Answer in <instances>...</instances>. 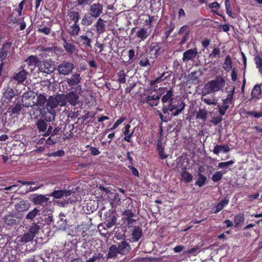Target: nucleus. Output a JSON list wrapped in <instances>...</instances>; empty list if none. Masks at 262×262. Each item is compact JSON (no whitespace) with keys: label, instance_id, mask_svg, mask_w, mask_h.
<instances>
[{"label":"nucleus","instance_id":"0eeeda50","mask_svg":"<svg viewBox=\"0 0 262 262\" xmlns=\"http://www.w3.org/2000/svg\"><path fill=\"white\" fill-rule=\"evenodd\" d=\"M35 94L33 91H28L23 94L21 98V104L23 106L29 107L35 105Z\"/></svg>","mask_w":262,"mask_h":262},{"label":"nucleus","instance_id":"6e6552de","mask_svg":"<svg viewBox=\"0 0 262 262\" xmlns=\"http://www.w3.org/2000/svg\"><path fill=\"white\" fill-rule=\"evenodd\" d=\"M74 69L73 63L68 61H63L57 67V70L60 75H68L72 73Z\"/></svg>","mask_w":262,"mask_h":262},{"label":"nucleus","instance_id":"0e129e2a","mask_svg":"<svg viewBox=\"0 0 262 262\" xmlns=\"http://www.w3.org/2000/svg\"><path fill=\"white\" fill-rule=\"evenodd\" d=\"M92 0H76V3L77 6L84 7L90 5Z\"/></svg>","mask_w":262,"mask_h":262},{"label":"nucleus","instance_id":"aec40b11","mask_svg":"<svg viewBox=\"0 0 262 262\" xmlns=\"http://www.w3.org/2000/svg\"><path fill=\"white\" fill-rule=\"evenodd\" d=\"M36 102L35 101V105L38 107V108H45L47 107V103L48 102V99L47 98L46 96L43 94H39L37 95Z\"/></svg>","mask_w":262,"mask_h":262},{"label":"nucleus","instance_id":"f3484780","mask_svg":"<svg viewBox=\"0 0 262 262\" xmlns=\"http://www.w3.org/2000/svg\"><path fill=\"white\" fill-rule=\"evenodd\" d=\"M39 62L36 56L30 55L22 63H26L27 70L29 69V67H31V71H32L36 66H37Z\"/></svg>","mask_w":262,"mask_h":262},{"label":"nucleus","instance_id":"a18cd8bd","mask_svg":"<svg viewBox=\"0 0 262 262\" xmlns=\"http://www.w3.org/2000/svg\"><path fill=\"white\" fill-rule=\"evenodd\" d=\"M78 40L80 41L83 45L89 47H91V42H92V39L89 38L86 35H80L78 37Z\"/></svg>","mask_w":262,"mask_h":262},{"label":"nucleus","instance_id":"a19ab883","mask_svg":"<svg viewBox=\"0 0 262 262\" xmlns=\"http://www.w3.org/2000/svg\"><path fill=\"white\" fill-rule=\"evenodd\" d=\"M117 221V217L115 215H109L106 218L105 225L107 228H110L115 225Z\"/></svg>","mask_w":262,"mask_h":262},{"label":"nucleus","instance_id":"4be33fe9","mask_svg":"<svg viewBox=\"0 0 262 262\" xmlns=\"http://www.w3.org/2000/svg\"><path fill=\"white\" fill-rule=\"evenodd\" d=\"M30 207V204L26 200H21L15 205V208L17 212H24L27 211Z\"/></svg>","mask_w":262,"mask_h":262},{"label":"nucleus","instance_id":"4c0bfd02","mask_svg":"<svg viewBox=\"0 0 262 262\" xmlns=\"http://www.w3.org/2000/svg\"><path fill=\"white\" fill-rule=\"evenodd\" d=\"M186 167H183L182 168L181 177L182 178V180H183L185 183H189L192 181V177L189 172L186 171Z\"/></svg>","mask_w":262,"mask_h":262},{"label":"nucleus","instance_id":"f257e3e1","mask_svg":"<svg viewBox=\"0 0 262 262\" xmlns=\"http://www.w3.org/2000/svg\"><path fill=\"white\" fill-rule=\"evenodd\" d=\"M58 105L59 106V104L54 96H49L47 107L41 108L39 110L41 119L45 120L47 122L53 121L56 116L55 108Z\"/></svg>","mask_w":262,"mask_h":262},{"label":"nucleus","instance_id":"c03bdc74","mask_svg":"<svg viewBox=\"0 0 262 262\" xmlns=\"http://www.w3.org/2000/svg\"><path fill=\"white\" fill-rule=\"evenodd\" d=\"M93 22V19L91 15L89 16L85 14L82 17L81 23L82 25L88 26L91 25Z\"/></svg>","mask_w":262,"mask_h":262},{"label":"nucleus","instance_id":"603ef678","mask_svg":"<svg viewBox=\"0 0 262 262\" xmlns=\"http://www.w3.org/2000/svg\"><path fill=\"white\" fill-rule=\"evenodd\" d=\"M139 64L141 67H145L147 66H150V62L148 58L146 56L140 57L139 60Z\"/></svg>","mask_w":262,"mask_h":262},{"label":"nucleus","instance_id":"5701e85b","mask_svg":"<svg viewBox=\"0 0 262 262\" xmlns=\"http://www.w3.org/2000/svg\"><path fill=\"white\" fill-rule=\"evenodd\" d=\"M49 200L47 195L42 194H35L32 199V202L35 205H43Z\"/></svg>","mask_w":262,"mask_h":262},{"label":"nucleus","instance_id":"2f4dec72","mask_svg":"<svg viewBox=\"0 0 262 262\" xmlns=\"http://www.w3.org/2000/svg\"><path fill=\"white\" fill-rule=\"evenodd\" d=\"M201 172V168H199L198 172V180L195 182V185L196 186H199V187L203 186L207 181V177L202 174Z\"/></svg>","mask_w":262,"mask_h":262},{"label":"nucleus","instance_id":"412c9836","mask_svg":"<svg viewBox=\"0 0 262 262\" xmlns=\"http://www.w3.org/2000/svg\"><path fill=\"white\" fill-rule=\"evenodd\" d=\"M251 99L258 100L262 97L261 84H256L252 90L251 93Z\"/></svg>","mask_w":262,"mask_h":262},{"label":"nucleus","instance_id":"dca6fc26","mask_svg":"<svg viewBox=\"0 0 262 262\" xmlns=\"http://www.w3.org/2000/svg\"><path fill=\"white\" fill-rule=\"evenodd\" d=\"M11 42L7 41L4 43L0 49V60L3 61L7 58L8 53L11 50Z\"/></svg>","mask_w":262,"mask_h":262},{"label":"nucleus","instance_id":"3c124183","mask_svg":"<svg viewBox=\"0 0 262 262\" xmlns=\"http://www.w3.org/2000/svg\"><path fill=\"white\" fill-rule=\"evenodd\" d=\"M118 81L120 83H125L126 82V74L124 71L121 70L119 71L117 73Z\"/></svg>","mask_w":262,"mask_h":262},{"label":"nucleus","instance_id":"338daca9","mask_svg":"<svg viewBox=\"0 0 262 262\" xmlns=\"http://www.w3.org/2000/svg\"><path fill=\"white\" fill-rule=\"evenodd\" d=\"M57 139L51 135L46 140V143L48 145H53L57 143Z\"/></svg>","mask_w":262,"mask_h":262},{"label":"nucleus","instance_id":"2eb2a0df","mask_svg":"<svg viewBox=\"0 0 262 262\" xmlns=\"http://www.w3.org/2000/svg\"><path fill=\"white\" fill-rule=\"evenodd\" d=\"M117 247L119 251V254L122 255L127 254L132 249L129 243L125 239H123L121 243H118V246H117Z\"/></svg>","mask_w":262,"mask_h":262},{"label":"nucleus","instance_id":"49530a36","mask_svg":"<svg viewBox=\"0 0 262 262\" xmlns=\"http://www.w3.org/2000/svg\"><path fill=\"white\" fill-rule=\"evenodd\" d=\"M245 220V215L243 213H239L236 214L234 218V222L235 227H238L241 224L244 222Z\"/></svg>","mask_w":262,"mask_h":262},{"label":"nucleus","instance_id":"39448f33","mask_svg":"<svg viewBox=\"0 0 262 262\" xmlns=\"http://www.w3.org/2000/svg\"><path fill=\"white\" fill-rule=\"evenodd\" d=\"M225 85V80L222 76H216L215 79L208 81L205 84L204 91L206 94L219 92Z\"/></svg>","mask_w":262,"mask_h":262},{"label":"nucleus","instance_id":"052dcab7","mask_svg":"<svg viewBox=\"0 0 262 262\" xmlns=\"http://www.w3.org/2000/svg\"><path fill=\"white\" fill-rule=\"evenodd\" d=\"M26 0H23L18 5V8L14 10V11L18 13V16H21L22 15V11L24 9V5Z\"/></svg>","mask_w":262,"mask_h":262},{"label":"nucleus","instance_id":"4468645a","mask_svg":"<svg viewBox=\"0 0 262 262\" xmlns=\"http://www.w3.org/2000/svg\"><path fill=\"white\" fill-rule=\"evenodd\" d=\"M4 222L7 225L13 226L17 225L20 222V219L16 214L9 213L5 215Z\"/></svg>","mask_w":262,"mask_h":262},{"label":"nucleus","instance_id":"423d86ee","mask_svg":"<svg viewBox=\"0 0 262 262\" xmlns=\"http://www.w3.org/2000/svg\"><path fill=\"white\" fill-rule=\"evenodd\" d=\"M159 99L161 98V101L164 105L169 104L173 98V91L171 88H160L158 89Z\"/></svg>","mask_w":262,"mask_h":262},{"label":"nucleus","instance_id":"cd10ccee","mask_svg":"<svg viewBox=\"0 0 262 262\" xmlns=\"http://www.w3.org/2000/svg\"><path fill=\"white\" fill-rule=\"evenodd\" d=\"M230 150V149L228 144L216 145L214 147L213 152L214 154L219 155V153L221 152L227 153L229 152Z\"/></svg>","mask_w":262,"mask_h":262},{"label":"nucleus","instance_id":"bf43d9fd","mask_svg":"<svg viewBox=\"0 0 262 262\" xmlns=\"http://www.w3.org/2000/svg\"><path fill=\"white\" fill-rule=\"evenodd\" d=\"M123 219L131 217L136 216L135 212H133L132 209H127L124 210L122 214Z\"/></svg>","mask_w":262,"mask_h":262},{"label":"nucleus","instance_id":"f8f14e48","mask_svg":"<svg viewBox=\"0 0 262 262\" xmlns=\"http://www.w3.org/2000/svg\"><path fill=\"white\" fill-rule=\"evenodd\" d=\"M199 52L196 47L188 49L183 53L182 61L183 62H187L189 61H194L198 56Z\"/></svg>","mask_w":262,"mask_h":262},{"label":"nucleus","instance_id":"72a5a7b5","mask_svg":"<svg viewBox=\"0 0 262 262\" xmlns=\"http://www.w3.org/2000/svg\"><path fill=\"white\" fill-rule=\"evenodd\" d=\"M14 96L15 92L14 90L10 87H7L5 89L4 93V97L5 100H7V102H8L9 101H10Z\"/></svg>","mask_w":262,"mask_h":262},{"label":"nucleus","instance_id":"f03ea898","mask_svg":"<svg viewBox=\"0 0 262 262\" xmlns=\"http://www.w3.org/2000/svg\"><path fill=\"white\" fill-rule=\"evenodd\" d=\"M22 105H23L20 104L18 97L15 98V101L13 104L7 105L6 106L7 111L2 117V121L4 123L8 122L14 117L17 116L19 114L22 110Z\"/></svg>","mask_w":262,"mask_h":262},{"label":"nucleus","instance_id":"864d4df0","mask_svg":"<svg viewBox=\"0 0 262 262\" xmlns=\"http://www.w3.org/2000/svg\"><path fill=\"white\" fill-rule=\"evenodd\" d=\"M219 112L221 115H224L226 112L229 107V104L227 103H224L223 102L222 105H219Z\"/></svg>","mask_w":262,"mask_h":262},{"label":"nucleus","instance_id":"69168bd1","mask_svg":"<svg viewBox=\"0 0 262 262\" xmlns=\"http://www.w3.org/2000/svg\"><path fill=\"white\" fill-rule=\"evenodd\" d=\"M234 163L233 160H230L227 162H223L219 163V167L220 168H225L229 166L230 165H232Z\"/></svg>","mask_w":262,"mask_h":262},{"label":"nucleus","instance_id":"37998d69","mask_svg":"<svg viewBox=\"0 0 262 262\" xmlns=\"http://www.w3.org/2000/svg\"><path fill=\"white\" fill-rule=\"evenodd\" d=\"M40 210L37 209V208H34L32 210L29 211L26 216V220H30L32 221L35 217L39 213Z\"/></svg>","mask_w":262,"mask_h":262},{"label":"nucleus","instance_id":"c9c22d12","mask_svg":"<svg viewBox=\"0 0 262 262\" xmlns=\"http://www.w3.org/2000/svg\"><path fill=\"white\" fill-rule=\"evenodd\" d=\"M36 125L37 128L38 129L39 132L45 133L47 129L48 125L45 122V120L40 119H38L36 122Z\"/></svg>","mask_w":262,"mask_h":262},{"label":"nucleus","instance_id":"20e7f679","mask_svg":"<svg viewBox=\"0 0 262 262\" xmlns=\"http://www.w3.org/2000/svg\"><path fill=\"white\" fill-rule=\"evenodd\" d=\"M185 107V103L181 99H174L169 104L163 106L162 112L166 114L168 111L173 112L171 116L179 115Z\"/></svg>","mask_w":262,"mask_h":262},{"label":"nucleus","instance_id":"a211bd4d","mask_svg":"<svg viewBox=\"0 0 262 262\" xmlns=\"http://www.w3.org/2000/svg\"><path fill=\"white\" fill-rule=\"evenodd\" d=\"M103 7L99 3H95L90 6V12L91 16L97 18L102 13Z\"/></svg>","mask_w":262,"mask_h":262},{"label":"nucleus","instance_id":"b1692460","mask_svg":"<svg viewBox=\"0 0 262 262\" xmlns=\"http://www.w3.org/2000/svg\"><path fill=\"white\" fill-rule=\"evenodd\" d=\"M71 192L70 190H54L49 196H52L56 199H60L63 196H65L66 199L70 196Z\"/></svg>","mask_w":262,"mask_h":262},{"label":"nucleus","instance_id":"473e14b6","mask_svg":"<svg viewBox=\"0 0 262 262\" xmlns=\"http://www.w3.org/2000/svg\"><path fill=\"white\" fill-rule=\"evenodd\" d=\"M117 254H119L117 245H112L108 249V253L106 255L107 259L115 258Z\"/></svg>","mask_w":262,"mask_h":262},{"label":"nucleus","instance_id":"e2e57ef3","mask_svg":"<svg viewBox=\"0 0 262 262\" xmlns=\"http://www.w3.org/2000/svg\"><path fill=\"white\" fill-rule=\"evenodd\" d=\"M13 14L12 13L10 15V17L7 18V22L10 25H14L15 23L18 24L19 19L16 17L14 16Z\"/></svg>","mask_w":262,"mask_h":262},{"label":"nucleus","instance_id":"09e8293b","mask_svg":"<svg viewBox=\"0 0 262 262\" xmlns=\"http://www.w3.org/2000/svg\"><path fill=\"white\" fill-rule=\"evenodd\" d=\"M254 61L258 72L262 75V58L259 55H256L254 58Z\"/></svg>","mask_w":262,"mask_h":262},{"label":"nucleus","instance_id":"f704fd0d","mask_svg":"<svg viewBox=\"0 0 262 262\" xmlns=\"http://www.w3.org/2000/svg\"><path fill=\"white\" fill-rule=\"evenodd\" d=\"M175 28L174 24L170 21L169 24L166 25V28L165 29L164 31V38L165 39H167L170 36V34L173 31Z\"/></svg>","mask_w":262,"mask_h":262},{"label":"nucleus","instance_id":"1a4fd4ad","mask_svg":"<svg viewBox=\"0 0 262 262\" xmlns=\"http://www.w3.org/2000/svg\"><path fill=\"white\" fill-rule=\"evenodd\" d=\"M159 96L158 90H157L156 94L150 93L149 95L145 96L141 98V102L143 104H147L151 106H157L159 103Z\"/></svg>","mask_w":262,"mask_h":262},{"label":"nucleus","instance_id":"4d7b16f0","mask_svg":"<svg viewBox=\"0 0 262 262\" xmlns=\"http://www.w3.org/2000/svg\"><path fill=\"white\" fill-rule=\"evenodd\" d=\"M221 54L220 49L218 47L214 48L212 52L210 54L209 57L211 58H217Z\"/></svg>","mask_w":262,"mask_h":262},{"label":"nucleus","instance_id":"e433bc0d","mask_svg":"<svg viewBox=\"0 0 262 262\" xmlns=\"http://www.w3.org/2000/svg\"><path fill=\"white\" fill-rule=\"evenodd\" d=\"M233 62L231 57L228 55L225 58L223 63V69L227 72H229L232 68Z\"/></svg>","mask_w":262,"mask_h":262},{"label":"nucleus","instance_id":"8fccbe9b","mask_svg":"<svg viewBox=\"0 0 262 262\" xmlns=\"http://www.w3.org/2000/svg\"><path fill=\"white\" fill-rule=\"evenodd\" d=\"M207 117V112L204 109L200 108L196 115V119H202L205 121Z\"/></svg>","mask_w":262,"mask_h":262},{"label":"nucleus","instance_id":"393cba45","mask_svg":"<svg viewBox=\"0 0 262 262\" xmlns=\"http://www.w3.org/2000/svg\"><path fill=\"white\" fill-rule=\"evenodd\" d=\"M80 30L79 23H73L72 25L70 26L67 29L68 33L72 36H76Z\"/></svg>","mask_w":262,"mask_h":262},{"label":"nucleus","instance_id":"9d476101","mask_svg":"<svg viewBox=\"0 0 262 262\" xmlns=\"http://www.w3.org/2000/svg\"><path fill=\"white\" fill-rule=\"evenodd\" d=\"M37 67L40 72L46 74H51L55 70V67L52 62L48 60H42L37 64Z\"/></svg>","mask_w":262,"mask_h":262},{"label":"nucleus","instance_id":"ea45409f","mask_svg":"<svg viewBox=\"0 0 262 262\" xmlns=\"http://www.w3.org/2000/svg\"><path fill=\"white\" fill-rule=\"evenodd\" d=\"M40 228V226L38 223H33L29 227L28 231L34 236L38 232Z\"/></svg>","mask_w":262,"mask_h":262},{"label":"nucleus","instance_id":"9b49d317","mask_svg":"<svg viewBox=\"0 0 262 262\" xmlns=\"http://www.w3.org/2000/svg\"><path fill=\"white\" fill-rule=\"evenodd\" d=\"M19 70V71L14 75L13 78L18 83H21L26 79L29 72L26 63H21Z\"/></svg>","mask_w":262,"mask_h":262},{"label":"nucleus","instance_id":"13d9d810","mask_svg":"<svg viewBox=\"0 0 262 262\" xmlns=\"http://www.w3.org/2000/svg\"><path fill=\"white\" fill-rule=\"evenodd\" d=\"M247 116H253L254 118H259L262 117V112L247 111L245 114Z\"/></svg>","mask_w":262,"mask_h":262},{"label":"nucleus","instance_id":"774afa93","mask_svg":"<svg viewBox=\"0 0 262 262\" xmlns=\"http://www.w3.org/2000/svg\"><path fill=\"white\" fill-rule=\"evenodd\" d=\"M203 101L204 103L208 105H212V104H215L216 103L214 101V100L212 98H210L209 97H205L203 98Z\"/></svg>","mask_w":262,"mask_h":262},{"label":"nucleus","instance_id":"680f3d73","mask_svg":"<svg viewBox=\"0 0 262 262\" xmlns=\"http://www.w3.org/2000/svg\"><path fill=\"white\" fill-rule=\"evenodd\" d=\"M125 118L124 117L120 118V119H118L116 122L114 124L113 126L110 128L107 129L106 130V132L108 130H113L116 129L120 124H121L124 120Z\"/></svg>","mask_w":262,"mask_h":262},{"label":"nucleus","instance_id":"6ab92c4d","mask_svg":"<svg viewBox=\"0 0 262 262\" xmlns=\"http://www.w3.org/2000/svg\"><path fill=\"white\" fill-rule=\"evenodd\" d=\"M68 20L69 24L72 23H79L80 14L79 12L70 9L68 12Z\"/></svg>","mask_w":262,"mask_h":262},{"label":"nucleus","instance_id":"a878e982","mask_svg":"<svg viewBox=\"0 0 262 262\" xmlns=\"http://www.w3.org/2000/svg\"><path fill=\"white\" fill-rule=\"evenodd\" d=\"M62 39L63 41V46L66 51L70 54H73L76 51L75 45L69 42L64 38H62Z\"/></svg>","mask_w":262,"mask_h":262},{"label":"nucleus","instance_id":"7c9ffc66","mask_svg":"<svg viewBox=\"0 0 262 262\" xmlns=\"http://www.w3.org/2000/svg\"><path fill=\"white\" fill-rule=\"evenodd\" d=\"M161 48L156 43H152L149 47V51L152 58H157L159 55V51Z\"/></svg>","mask_w":262,"mask_h":262},{"label":"nucleus","instance_id":"bb28decb","mask_svg":"<svg viewBox=\"0 0 262 262\" xmlns=\"http://www.w3.org/2000/svg\"><path fill=\"white\" fill-rule=\"evenodd\" d=\"M59 216V220L57 222V228L59 230H65L68 228L67 219L63 214L60 213Z\"/></svg>","mask_w":262,"mask_h":262},{"label":"nucleus","instance_id":"de8ad7c7","mask_svg":"<svg viewBox=\"0 0 262 262\" xmlns=\"http://www.w3.org/2000/svg\"><path fill=\"white\" fill-rule=\"evenodd\" d=\"M225 8H226V11L227 14L230 16L231 17L233 18H235L236 16V15L235 13H233L232 12L231 7H230V1L229 0H225Z\"/></svg>","mask_w":262,"mask_h":262},{"label":"nucleus","instance_id":"c756f323","mask_svg":"<svg viewBox=\"0 0 262 262\" xmlns=\"http://www.w3.org/2000/svg\"><path fill=\"white\" fill-rule=\"evenodd\" d=\"M143 234L142 229L139 226H136L133 230L132 235L134 242H138Z\"/></svg>","mask_w":262,"mask_h":262},{"label":"nucleus","instance_id":"7ed1b4c3","mask_svg":"<svg viewBox=\"0 0 262 262\" xmlns=\"http://www.w3.org/2000/svg\"><path fill=\"white\" fill-rule=\"evenodd\" d=\"M54 97L60 106H66L67 102H69L72 106H75L79 102V97L76 91L70 92L67 95L64 94H56Z\"/></svg>","mask_w":262,"mask_h":262},{"label":"nucleus","instance_id":"58836bf2","mask_svg":"<svg viewBox=\"0 0 262 262\" xmlns=\"http://www.w3.org/2000/svg\"><path fill=\"white\" fill-rule=\"evenodd\" d=\"M148 36L147 29L142 28L136 32V36L140 38L141 40H144Z\"/></svg>","mask_w":262,"mask_h":262},{"label":"nucleus","instance_id":"6e6d98bb","mask_svg":"<svg viewBox=\"0 0 262 262\" xmlns=\"http://www.w3.org/2000/svg\"><path fill=\"white\" fill-rule=\"evenodd\" d=\"M35 236H34L31 233H30L28 231L27 233H25L24 235L21 238V242L27 243L33 240Z\"/></svg>","mask_w":262,"mask_h":262},{"label":"nucleus","instance_id":"5fc2aeb1","mask_svg":"<svg viewBox=\"0 0 262 262\" xmlns=\"http://www.w3.org/2000/svg\"><path fill=\"white\" fill-rule=\"evenodd\" d=\"M223 176V173L222 171H216L212 176L211 180L214 182H217L220 181Z\"/></svg>","mask_w":262,"mask_h":262},{"label":"nucleus","instance_id":"ddd939ff","mask_svg":"<svg viewBox=\"0 0 262 262\" xmlns=\"http://www.w3.org/2000/svg\"><path fill=\"white\" fill-rule=\"evenodd\" d=\"M81 77L80 74L78 73L72 74L71 77L67 78L66 80L69 86L72 88L77 86L78 89L79 88L80 90H81V86H79V84L81 82Z\"/></svg>","mask_w":262,"mask_h":262},{"label":"nucleus","instance_id":"79ce46f5","mask_svg":"<svg viewBox=\"0 0 262 262\" xmlns=\"http://www.w3.org/2000/svg\"><path fill=\"white\" fill-rule=\"evenodd\" d=\"M105 21L101 18H99L96 23V28L98 33H101L105 31Z\"/></svg>","mask_w":262,"mask_h":262},{"label":"nucleus","instance_id":"c85d7f7f","mask_svg":"<svg viewBox=\"0 0 262 262\" xmlns=\"http://www.w3.org/2000/svg\"><path fill=\"white\" fill-rule=\"evenodd\" d=\"M229 203V200L225 198L221 202L218 203L215 208L212 209L211 213H217L221 211Z\"/></svg>","mask_w":262,"mask_h":262}]
</instances>
